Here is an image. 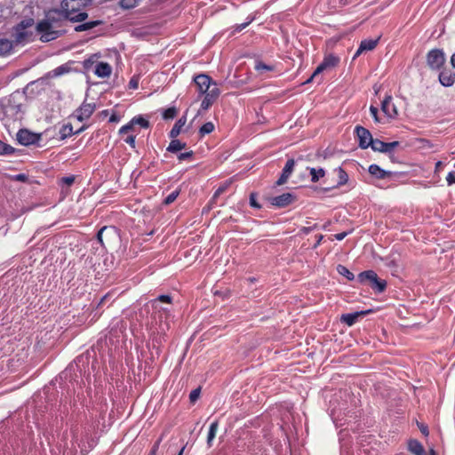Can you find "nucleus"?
Returning <instances> with one entry per match:
<instances>
[{
    "mask_svg": "<svg viewBox=\"0 0 455 455\" xmlns=\"http://www.w3.org/2000/svg\"><path fill=\"white\" fill-rule=\"evenodd\" d=\"M194 83L199 94H204L212 84V79L206 74H199L194 77Z\"/></svg>",
    "mask_w": 455,
    "mask_h": 455,
    "instance_id": "9d476101",
    "label": "nucleus"
},
{
    "mask_svg": "<svg viewBox=\"0 0 455 455\" xmlns=\"http://www.w3.org/2000/svg\"><path fill=\"white\" fill-rule=\"evenodd\" d=\"M162 442V437H160L153 445L152 449H151V455H156L157 450L159 449V445Z\"/></svg>",
    "mask_w": 455,
    "mask_h": 455,
    "instance_id": "bf43d9fd",
    "label": "nucleus"
},
{
    "mask_svg": "<svg viewBox=\"0 0 455 455\" xmlns=\"http://www.w3.org/2000/svg\"><path fill=\"white\" fill-rule=\"evenodd\" d=\"M91 4L92 0H61L60 7L66 14L67 20L72 23H79L88 18L85 9Z\"/></svg>",
    "mask_w": 455,
    "mask_h": 455,
    "instance_id": "f257e3e1",
    "label": "nucleus"
},
{
    "mask_svg": "<svg viewBox=\"0 0 455 455\" xmlns=\"http://www.w3.org/2000/svg\"><path fill=\"white\" fill-rule=\"evenodd\" d=\"M256 196L255 193L250 195V205L253 208L260 209L261 205L257 202Z\"/></svg>",
    "mask_w": 455,
    "mask_h": 455,
    "instance_id": "de8ad7c7",
    "label": "nucleus"
},
{
    "mask_svg": "<svg viewBox=\"0 0 455 455\" xmlns=\"http://www.w3.org/2000/svg\"><path fill=\"white\" fill-rule=\"evenodd\" d=\"M445 62L444 52L441 49H433L427 54V64L431 69H440Z\"/></svg>",
    "mask_w": 455,
    "mask_h": 455,
    "instance_id": "20e7f679",
    "label": "nucleus"
},
{
    "mask_svg": "<svg viewBox=\"0 0 455 455\" xmlns=\"http://www.w3.org/2000/svg\"><path fill=\"white\" fill-rule=\"evenodd\" d=\"M201 390L200 388H196L192 390L189 394V400L191 403H195L200 396Z\"/></svg>",
    "mask_w": 455,
    "mask_h": 455,
    "instance_id": "a18cd8bd",
    "label": "nucleus"
},
{
    "mask_svg": "<svg viewBox=\"0 0 455 455\" xmlns=\"http://www.w3.org/2000/svg\"><path fill=\"white\" fill-rule=\"evenodd\" d=\"M12 180L15 181L26 182L28 181V175H26L25 173H19L12 176Z\"/></svg>",
    "mask_w": 455,
    "mask_h": 455,
    "instance_id": "09e8293b",
    "label": "nucleus"
},
{
    "mask_svg": "<svg viewBox=\"0 0 455 455\" xmlns=\"http://www.w3.org/2000/svg\"><path fill=\"white\" fill-rule=\"evenodd\" d=\"M45 19L55 29L60 28L64 20H67L66 14L60 6L59 8L50 9L45 14Z\"/></svg>",
    "mask_w": 455,
    "mask_h": 455,
    "instance_id": "423d86ee",
    "label": "nucleus"
},
{
    "mask_svg": "<svg viewBox=\"0 0 455 455\" xmlns=\"http://www.w3.org/2000/svg\"><path fill=\"white\" fill-rule=\"evenodd\" d=\"M130 88L137 89L138 88V82L132 79L129 83Z\"/></svg>",
    "mask_w": 455,
    "mask_h": 455,
    "instance_id": "0e129e2a",
    "label": "nucleus"
},
{
    "mask_svg": "<svg viewBox=\"0 0 455 455\" xmlns=\"http://www.w3.org/2000/svg\"><path fill=\"white\" fill-rule=\"evenodd\" d=\"M451 63L452 67L455 68V52L452 54L451 58Z\"/></svg>",
    "mask_w": 455,
    "mask_h": 455,
    "instance_id": "338daca9",
    "label": "nucleus"
},
{
    "mask_svg": "<svg viewBox=\"0 0 455 455\" xmlns=\"http://www.w3.org/2000/svg\"><path fill=\"white\" fill-rule=\"evenodd\" d=\"M348 235V232H341L334 235V237L336 240L341 241L343 240L347 235Z\"/></svg>",
    "mask_w": 455,
    "mask_h": 455,
    "instance_id": "052dcab7",
    "label": "nucleus"
},
{
    "mask_svg": "<svg viewBox=\"0 0 455 455\" xmlns=\"http://www.w3.org/2000/svg\"><path fill=\"white\" fill-rule=\"evenodd\" d=\"M159 313H161V317L164 315L166 318L168 317L170 314V308L167 307H163L160 305V307L156 309Z\"/></svg>",
    "mask_w": 455,
    "mask_h": 455,
    "instance_id": "5fc2aeb1",
    "label": "nucleus"
},
{
    "mask_svg": "<svg viewBox=\"0 0 455 455\" xmlns=\"http://www.w3.org/2000/svg\"><path fill=\"white\" fill-rule=\"evenodd\" d=\"M180 195V190L179 189H176L174 191H172V193H170L164 200V204L165 205H169L171 204H172L176 199L177 197L179 196Z\"/></svg>",
    "mask_w": 455,
    "mask_h": 455,
    "instance_id": "37998d69",
    "label": "nucleus"
},
{
    "mask_svg": "<svg viewBox=\"0 0 455 455\" xmlns=\"http://www.w3.org/2000/svg\"><path fill=\"white\" fill-rule=\"evenodd\" d=\"M358 280L362 283H369L371 287L379 293L383 292L387 287V282L379 279L373 270L360 273Z\"/></svg>",
    "mask_w": 455,
    "mask_h": 455,
    "instance_id": "f03ea898",
    "label": "nucleus"
},
{
    "mask_svg": "<svg viewBox=\"0 0 455 455\" xmlns=\"http://www.w3.org/2000/svg\"><path fill=\"white\" fill-rule=\"evenodd\" d=\"M439 81L445 87L451 86L455 83V73L451 70H443L439 74Z\"/></svg>",
    "mask_w": 455,
    "mask_h": 455,
    "instance_id": "aec40b11",
    "label": "nucleus"
},
{
    "mask_svg": "<svg viewBox=\"0 0 455 455\" xmlns=\"http://www.w3.org/2000/svg\"><path fill=\"white\" fill-rule=\"evenodd\" d=\"M228 187V184H225L223 186H220L218 188V189L214 192L212 197L209 201V204L206 207L204 208L203 212L209 211L212 205L216 203V199L218 196H220L221 194H223Z\"/></svg>",
    "mask_w": 455,
    "mask_h": 455,
    "instance_id": "a878e982",
    "label": "nucleus"
},
{
    "mask_svg": "<svg viewBox=\"0 0 455 455\" xmlns=\"http://www.w3.org/2000/svg\"><path fill=\"white\" fill-rule=\"evenodd\" d=\"M120 121V117L116 114H112L109 117L110 123H118Z\"/></svg>",
    "mask_w": 455,
    "mask_h": 455,
    "instance_id": "e2e57ef3",
    "label": "nucleus"
},
{
    "mask_svg": "<svg viewBox=\"0 0 455 455\" xmlns=\"http://www.w3.org/2000/svg\"><path fill=\"white\" fill-rule=\"evenodd\" d=\"M215 101L206 95H204V98L201 103V108L204 110H207Z\"/></svg>",
    "mask_w": 455,
    "mask_h": 455,
    "instance_id": "c03bdc74",
    "label": "nucleus"
},
{
    "mask_svg": "<svg viewBox=\"0 0 455 455\" xmlns=\"http://www.w3.org/2000/svg\"><path fill=\"white\" fill-rule=\"evenodd\" d=\"M370 112H371L372 117L374 118L375 122H379V117H378V112H379L378 108L376 107L371 106Z\"/></svg>",
    "mask_w": 455,
    "mask_h": 455,
    "instance_id": "13d9d810",
    "label": "nucleus"
},
{
    "mask_svg": "<svg viewBox=\"0 0 455 455\" xmlns=\"http://www.w3.org/2000/svg\"><path fill=\"white\" fill-rule=\"evenodd\" d=\"M94 73L101 78L109 77L112 73V67L107 62H99L95 67Z\"/></svg>",
    "mask_w": 455,
    "mask_h": 455,
    "instance_id": "f3484780",
    "label": "nucleus"
},
{
    "mask_svg": "<svg viewBox=\"0 0 455 455\" xmlns=\"http://www.w3.org/2000/svg\"><path fill=\"white\" fill-rule=\"evenodd\" d=\"M194 153L192 150L188 151V152H185V153H180V155H178V160L179 161H184V160H187L188 158H191L193 156Z\"/></svg>",
    "mask_w": 455,
    "mask_h": 455,
    "instance_id": "3c124183",
    "label": "nucleus"
},
{
    "mask_svg": "<svg viewBox=\"0 0 455 455\" xmlns=\"http://www.w3.org/2000/svg\"><path fill=\"white\" fill-rule=\"evenodd\" d=\"M134 129H135V125H134V124L131 120L128 124L123 125L119 129L118 133H119V135H124V134H126L128 132H133Z\"/></svg>",
    "mask_w": 455,
    "mask_h": 455,
    "instance_id": "a19ab883",
    "label": "nucleus"
},
{
    "mask_svg": "<svg viewBox=\"0 0 455 455\" xmlns=\"http://www.w3.org/2000/svg\"><path fill=\"white\" fill-rule=\"evenodd\" d=\"M132 122L134 124V125H140L142 128L147 129L149 127V122L141 116H134L132 119Z\"/></svg>",
    "mask_w": 455,
    "mask_h": 455,
    "instance_id": "e433bc0d",
    "label": "nucleus"
},
{
    "mask_svg": "<svg viewBox=\"0 0 455 455\" xmlns=\"http://www.w3.org/2000/svg\"><path fill=\"white\" fill-rule=\"evenodd\" d=\"M86 126H82L79 130L76 132H74V134H79L80 132H84L85 130Z\"/></svg>",
    "mask_w": 455,
    "mask_h": 455,
    "instance_id": "774afa93",
    "label": "nucleus"
},
{
    "mask_svg": "<svg viewBox=\"0 0 455 455\" xmlns=\"http://www.w3.org/2000/svg\"><path fill=\"white\" fill-rule=\"evenodd\" d=\"M29 34L26 30H20L15 27V42L21 43L28 37Z\"/></svg>",
    "mask_w": 455,
    "mask_h": 455,
    "instance_id": "4c0bfd02",
    "label": "nucleus"
},
{
    "mask_svg": "<svg viewBox=\"0 0 455 455\" xmlns=\"http://www.w3.org/2000/svg\"><path fill=\"white\" fill-rule=\"evenodd\" d=\"M61 180L67 186H71L75 181V177L74 176L63 177Z\"/></svg>",
    "mask_w": 455,
    "mask_h": 455,
    "instance_id": "4d7b16f0",
    "label": "nucleus"
},
{
    "mask_svg": "<svg viewBox=\"0 0 455 455\" xmlns=\"http://www.w3.org/2000/svg\"><path fill=\"white\" fill-rule=\"evenodd\" d=\"M153 309H158L161 303L172 305V298L170 295H160L150 301Z\"/></svg>",
    "mask_w": 455,
    "mask_h": 455,
    "instance_id": "5701e85b",
    "label": "nucleus"
},
{
    "mask_svg": "<svg viewBox=\"0 0 455 455\" xmlns=\"http://www.w3.org/2000/svg\"><path fill=\"white\" fill-rule=\"evenodd\" d=\"M399 141H392V142H384L378 139L372 140L370 147L373 151H378L381 153H390L392 152L396 147L399 146Z\"/></svg>",
    "mask_w": 455,
    "mask_h": 455,
    "instance_id": "1a4fd4ad",
    "label": "nucleus"
},
{
    "mask_svg": "<svg viewBox=\"0 0 455 455\" xmlns=\"http://www.w3.org/2000/svg\"><path fill=\"white\" fill-rule=\"evenodd\" d=\"M135 140H136V136L135 135H128L126 138H124V142H126L128 145H130V147L132 148H135Z\"/></svg>",
    "mask_w": 455,
    "mask_h": 455,
    "instance_id": "8fccbe9b",
    "label": "nucleus"
},
{
    "mask_svg": "<svg viewBox=\"0 0 455 455\" xmlns=\"http://www.w3.org/2000/svg\"><path fill=\"white\" fill-rule=\"evenodd\" d=\"M116 234V231L114 227L105 226L99 230V232L97 234V239H98L99 243L101 244V246L105 247L106 244H105L103 236L105 235L107 241L110 242V240L112 238H115Z\"/></svg>",
    "mask_w": 455,
    "mask_h": 455,
    "instance_id": "4468645a",
    "label": "nucleus"
},
{
    "mask_svg": "<svg viewBox=\"0 0 455 455\" xmlns=\"http://www.w3.org/2000/svg\"><path fill=\"white\" fill-rule=\"evenodd\" d=\"M36 29L40 34V40L42 42H50L61 35L46 19L40 20L36 24Z\"/></svg>",
    "mask_w": 455,
    "mask_h": 455,
    "instance_id": "7ed1b4c3",
    "label": "nucleus"
},
{
    "mask_svg": "<svg viewBox=\"0 0 455 455\" xmlns=\"http://www.w3.org/2000/svg\"><path fill=\"white\" fill-rule=\"evenodd\" d=\"M339 62V59L332 54L326 55L320 65L315 68L312 76L306 81V84H308L313 81V79L322 73L323 71L336 67Z\"/></svg>",
    "mask_w": 455,
    "mask_h": 455,
    "instance_id": "39448f33",
    "label": "nucleus"
},
{
    "mask_svg": "<svg viewBox=\"0 0 455 455\" xmlns=\"http://www.w3.org/2000/svg\"><path fill=\"white\" fill-rule=\"evenodd\" d=\"M420 428V431L423 435H428V429H427V427L426 426H422L419 427Z\"/></svg>",
    "mask_w": 455,
    "mask_h": 455,
    "instance_id": "69168bd1",
    "label": "nucleus"
},
{
    "mask_svg": "<svg viewBox=\"0 0 455 455\" xmlns=\"http://www.w3.org/2000/svg\"><path fill=\"white\" fill-rule=\"evenodd\" d=\"M254 69L258 72L259 75H264L267 72L274 71L275 66L267 65L258 60L255 61Z\"/></svg>",
    "mask_w": 455,
    "mask_h": 455,
    "instance_id": "393cba45",
    "label": "nucleus"
},
{
    "mask_svg": "<svg viewBox=\"0 0 455 455\" xmlns=\"http://www.w3.org/2000/svg\"><path fill=\"white\" fill-rule=\"evenodd\" d=\"M68 71V68L62 65V66H60L57 68H55L53 70V73H54V76H60Z\"/></svg>",
    "mask_w": 455,
    "mask_h": 455,
    "instance_id": "603ef678",
    "label": "nucleus"
},
{
    "mask_svg": "<svg viewBox=\"0 0 455 455\" xmlns=\"http://www.w3.org/2000/svg\"><path fill=\"white\" fill-rule=\"evenodd\" d=\"M382 111L390 118H395L398 116V111L393 103L392 96H387L381 104Z\"/></svg>",
    "mask_w": 455,
    "mask_h": 455,
    "instance_id": "ddd939ff",
    "label": "nucleus"
},
{
    "mask_svg": "<svg viewBox=\"0 0 455 455\" xmlns=\"http://www.w3.org/2000/svg\"><path fill=\"white\" fill-rule=\"evenodd\" d=\"M336 172L338 173L337 187H341V186L347 184L348 181V175L345 172V170L341 167H339L338 169H336Z\"/></svg>",
    "mask_w": 455,
    "mask_h": 455,
    "instance_id": "7c9ffc66",
    "label": "nucleus"
},
{
    "mask_svg": "<svg viewBox=\"0 0 455 455\" xmlns=\"http://www.w3.org/2000/svg\"><path fill=\"white\" fill-rule=\"evenodd\" d=\"M96 55H92L84 61V68L89 69L96 62Z\"/></svg>",
    "mask_w": 455,
    "mask_h": 455,
    "instance_id": "49530a36",
    "label": "nucleus"
},
{
    "mask_svg": "<svg viewBox=\"0 0 455 455\" xmlns=\"http://www.w3.org/2000/svg\"><path fill=\"white\" fill-rule=\"evenodd\" d=\"M311 175V181L315 183L319 180L320 178L324 177L325 171L323 168L315 169V168H308Z\"/></svg>",
    "mask_w": 455,
    "mask_h": 455,
    "instance_id": "2f4dec72",
    "label": "nucleus"
},
{
    "mask_svg": "<svg viewBox=\"0 0 455 455\" xmlns=\"http://www.w3.org/2000/svg\"><path fill=\"white\" fill-rule=\"evenodd\" d=\"M371 310L369 311H358L352 314H343L340 316V321L343 323H346L347 326H352L355 324L358 319V317L367 315Z\"/></svg>",
    "mask_w": 455,
    "mask_h": 455,
    "instance_id": "dca6fc26",
    "label": "nucleus"
},
{
    "mask_svg": "<svg viewBox=\"0 0 455 455\" xmlns=\"http://www.w3.org/2000/svg\"><path fill=\"white\" fill-rule=\"evenodd\" d=\"M34 25V20L32 18L22 20L19 24H17V28L20 30H26L27 28L32 27Z\"/></svg>",
    "mask_w": 455,
    "mask_h": 455,
    "instance_id": "58836bf2",
    "label": "nucleus"
},
{
    "mask_svg": "<svg viewBox=\"0 0 455 455\" xmlns=\"http://www.w3.org/2000/svg\"><path fill=\"white\" fill-rule=\"evenodd\" d=\"M12 50V42L8 39H0V56L9 54Z\"/></svg>",
    "mask_w": 455,
    "mask_h": 455,
    "instance_id": "cd10ccee",
    "label": "nucleus"
},
{
    "mask_svg": "<svg viewBox=\"0 0 455 455\" xmlns=\"http://www.w3.org/2000/svg\"><path fill=\"white\" fill-rule=\"evenodd\" d=\"M378 42H379V39L363 40L361 42L359 48L357 49L354 58H356L357 56H359L363 52L372 51L377 46Z\"/></svg>",
    "mask_w": 455,
    "mask_h": 455,
    "instance_id": "6ab92c4d",
    "label": "nucleus"
},
{
    "mask_svg": "<svg viewBox=\"0 0 455 455\" xmlns=\"http://www.w3.org/2000/svg\"><path fill=\"white\" fill-rule=\"evenodd\" d=\"M337 271L339 275L345 276L347 280H353L355 275L352 272H350L345 266L338 265Z\"/></svg>",
    "mask_w": 455,
    "mask_h": 455,
    "instance_id": "c9c22d12",
    "label": "nucleus"
},
{
    "mask_svg": "<svg viewBox=\"0 0 455 455\" xmlns=\"http://www.w3.org/2000/svg\"><path fill=\"white\" fill-rule=\"evenodd\" d=\"M295 196L291 193H283L280 196H274L271 198V204L274 206L282 208L290 205L294 202Z\"/></svg>",
    "mask_w": 455,
    "mask_h": 455,
    "instance_id": "f8f14e48",
    "label": "nucleus"
},
{
    "mask_svg": "<svg viewBox=\"0 0 455 455\" xmlns=\"http://www.w3.org/2000/svg\"><path fill=\"white\" fill-rule=\"evenodd\" d=\"M14 152V148L0 140V155H12Z\"/></svg>",
    "mask_w": 455,
    "mask_h": 455,
    "instance_id": "79ce46f5",
    "label": "nucleus"
},
{
    "mask_svg": "<svg viewBox=\"0 0 455 455\" xmlns=\"http://www.w3.org/2000/svg\"><path fill=\"white\" fill-rule=\"evenodd\" d=\"M96 109L95 103H89L84 101L82 105L76 109V118L83 122L92 116Z\"/></svg>",
    "mask_w": 455,
    "mask_h": 455,
    "instance_id": "9b49d317",
    "label": "nucleus"
},
{
    "mask_svg": "<svg viewBox=\"0 0 455 455\" xmlns=\"http://www.w3.org/2000/svg\"><path fill=\"white\" fill-rule=\"evenodd\" d=\"M74 135L73 126L71 124H64L60 130V136L61 140Z\"/></svg>",
    "mask_w": 455,
    "mask_h": 455,
    "instance_id": "72a5a7b5",
    "label": "nucleus"
},
{
    "mask_svg": "<svg viewBox=\"0 0 455 455\" xmlns=\"http://www.w3.org/2000/svg\"><path fill=\"white\" fill-rule=\"evenodd\" d=\"M186 116H182L179 120H177L169 133L170 138L175 139L176 137H178L180 134L183 126L186 124Z\"/></svg>",
    "mask_w": 455,
    "mask_h": 455,
    "instance_id": "4be33fe9",
    "label": "nucleus"
},
{
    "mask_svg": "<svg viewBox=\"0 0 455 455\" xmlns=\"http://www.w3.org/2000/svg\"><path fill=\"white\" fill-rule=\"evenodd\" d=\"M41 135L29 132L27 129H21L17 133V140L24 146L34 145L39 142Z\"/></svg>",
    "mask_w": 455,
    "mask_h": 455,
    "instance_id": "0eeeda50",
    "label": "nucleus"
},
{
    "mask_svg": "<svg viewBox=\"0 0 455 455\" xmlns=\"http://www.w3.org/2000/svg\"><path fill=\"white\" fill-rule=\"evenodd\" d=\"M177 113L178 111L175 107L168 108L164 111L163 118L166 120L172 119L176 116Z\"/></svg>",
    "mask_w": 455,
    "mask_h": 455,
    "instance_id": "ea45409f",
    "label": "nucleus"
},
{
    "mask_svg": "<svg viewBox=\"0 0 455 455\" xmlns=\"http://www.w3.org/2000/svg\"><path fill=\"white\" fill-rule=\"evenodd\" d=\"M294 166H295L294 159H289L286 162V164H285V165H284V167L283 169L282 174H281V176L279 177V179L276 181V185L277 186H281V185L286 183V181L288 180L290 175L293 172Z\"/></svg>",
    "mask_w": 455,
    "mask_h": 455,
    "instance_id": "2eb2a0df",
    "label": "nucleus"
},
{
    "mask_svg": "<svg viewBox=\"0 0 455 455\" xmlns=\"http://www.w3.org/2000/svg\"><path fill=\"white\" fill-rule=\"evenodd\" d=\"M214 128L215 126L212 122L204 124L199 129L200 137L203 138L205 135L212 133L214 131Z\"/></svg>",
    "mask_w": 455,
    "mask_h": 455,
    "instance_id": "473e14b6",
    "label": "nucleus"
},
{
    "mask_svg": "<svg viewBox=\"0 0 455 455\" xmlns=\"http://www.w3.org/2000/svg\"><path fill=\"white\" fill-rule=\"evenodd\" d=\"M220 91L218 87V84L212 81V86L209 88V90L204 93L207 97L216 101L218 98L220 97Z\"/></svg>",
    "mask_w": 455,
    "mask_h": 455,
    "instance_id": "c756f323",
    "label": "nucleus"
},
{
    "mask_svg": "<svg viewBox=\"0 0 455 455\" xmlns=\"http://www.w3.org/2000/svg\"><path fill=\"white\" fill-rule=\"evenodd\" d=\"M408 451L414 455H424L425 449L420 442L416 439H411L408 441Z\"/></svg>",
    "mask_w": 455,
    "mask_h": 455,
    "instance_id": "412c9836",
    "label": "nucleus"
},
{
    "mask_svg": "<svg viewBox=\"0 0 455 455\" xmlns=\"http://www.w3.org/2000/svg\"><path fill=\"white\" fill-rule=\"evenodd\" d=\"M218 427H219L218 420L213 421L210 425V428H209V432H208V435H207V444H208L209 447L212 446V442L213 441V439L216 436V433H217Z\"/></svg>",
    "mask_w": 455,
    "mask_h": 455,
    "instance_id": "c85d7f7f",
    "label": "nucleus"
},
{
    "mask_svg": "<svg viewBox=\"0 0 455 455\" xmlns=\"http://www.w3.org/2000/svg\"><path fill=\"white\" fill-rule=\"evenodd\" d=\"M102 24V20H91L87 22H84L75 27L76 32H82L90 30L99 25Z\"/></svg>",
    "mask_w": 455,
    "mask_h": 455,
    "instance_id": "b1692460",
    "label": "nucleus"
},
{
    "mask_svg": "<svg viewBox=\"0 0 455 455\" xmlns=\"http://www.w3.org/2000/svg\"><path fill=\"white\" fill-rule=\"evenodd\" d=\"M369 172L371 175L379 180H384L392 176L391 172L381 169L378 164H372L369 166Z\"/></svg>",
    "mask_w": 455,
    "mask_h": 455,
    "instance_id": "a211bd4d",
    "label": "nucleus"
},
{
    "mask_svg": "<svg viewBox=\"0 0 455 455\" xmlns=\"http://www.w3.org/2000/svg\"><path fill=\"white\" fill-rule=\"evenodd\" d=\"M355 133L358 138L359 147L363 149L368 148L373 140L370 131L363 126L357 125L355 127Z\"/></svg>",
    "mask_w": 455,
    "mask_h": 455,
    "instance_id": "6e6552de",
    "label": "nucleus"
},
{
    "mask_svg": "<svg viewBox=\"0 0 455 455\" xmlns=\"http://www.w3.org/2000/svg\"><path fill=\"white\" fill-rule=\"evenodd\" d=\"M187 144L185 142H181L179 140L172 139L167 147V151L171 153H177L178 151L186 148Z\"/></svg>",
    "mask_w": 455,
    "mask_h": 455,
    "instance_id": "bb28decb",
    "label": "nucleus"
},
{
    "mask_svg": "<svg viewBox=\"0 0 455 455\" xmlns=\"http://www.w3.org/2000/svg\"><path fill=\"white\" fill-rule=\"evenodd\" d=\"M252 21V19L250 20L249 21L247 22H244V23H242V24H238L235 26V32H241L243 29H244Z\"/></svg>",
    "mask_w": 455,
    "mask_h": 455,
    "instance_id": "6e6d98bb",
    "label": "nucleus"
},
{
    "mask_svg": "<svg viewBox=\"0 0 455 455\" xmlns=\"http://www.w3.org/2000/svg\"><path fill=\"white\" fill-rule=\"evenodd\" d=\"M446 181L449 186L455 184V172H451L448 173Z\"/></svg>",
    "mask_w": 455,
    "mask_h": 455,
    "instance_id": "864d4df0",
    "label": "nucleus"
},
{
    "mask_svg": "<svg viewBox=\"0 0 455 455\" xmlns=\"http://www.w3.org/2000/svg\"><path fill=\"white\" fill-rule=\"evenodd\" d=\"M140 0H120L119 6L124 10H130L139 5Z\"/></svg>",
    "mask_w": 455,
    "mask_h": 455,
    "instance_id": "f704fd0d",
    "label": "nucleus"
},
{
    "mask_svg": "<svg viewBox=\"0 0 455 455\" xmlns=\"http://www.w3.org/2000/svg\"><path fill=\"white\" fill-rule=\"evenodd\" d=\"M315 228V226L314 227H303L300 231L305 234V235H307L309 234L311 231L314 230V228Z\"/></svg>",
    "mask_w": 455,
    "mask_h": 455,
    "instance_id": "680f3d73",
    "label": "nucleus"
}]
</instances>
